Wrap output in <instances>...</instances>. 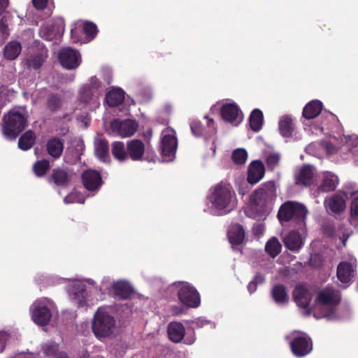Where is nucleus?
<instances>
[{
	"label": "nucleus",
	"mask_w": 358,
	"mask_h": 358,
	"mask_svg": "<svg viewBox=\"0 0 358 358\" xmlns=\"http://www.w3.org/2000/svg\"><path fill=\"white\" fill-rule=\"evenodd\" d=\"M325 150L328 155H332L335 153L337 150V148L333 145L331 143H326L325 145Z\"/></svg>",
	"instance_id": "obj_55"
},
{
	"label": "nucleus",
	"mask_w": 358,
	"mask_h": 358,
	"mask_svg": "<svg viewBox=\"0 0 358 358\" xmlns=\"http://www.w3.org/2000/svg\"><path fill=\"white\" fill-rule=\"evenodd\" d=\"M8 26L2 20L0 21V35L3 38L6 39L9 36Z\"/></svg>",
	"instance_id": "obj_50"
},
{
	"label": "nucleus",
	"mask_w": 358,
	"mask_h": 358,
	"mask_svg": "<svg viewBox=\"0 0 358 358\" xmlns=\"http://www.w3.org/2000/svg\"><path fill=\"white\" fill-rule=\"evenodd\" d=\"M83 31L89 41H91L97 34V27L92 22H85L83 27Z\"/></svg>",
	"instance_id": "obj_44"
},
{
	"label": "nucleus",
	"mask_w": 358,
	"mask_h": 358,
	"mask_svg": "<svg viewBox=\"0 0 358 358\" xmlns=\"http://www.w3.org/2000/svg\"><path fill=\"white\" fill-rule=\"evenodd\" d=\"M282 245L277 238L273 237L265 245L266 252L273 258L275 257L281 251Z\"/></svg>",
	"instance_id": "obj_40"
},
{
	"label": "nucleus",
	"mask_w": 358,
	"mask_h": 358,
	"mask_svg": "<svg viewBox=\"0 0 358 358\" xmlns=\"http://www.w3.org/2000/svg\"><path fill=\"white\" fill-rule=\"evenodd\" d=\"M222 119L230 123L236 125L243 120V115L237 105L234 103H227L221 108Z\"/></svg>",
	"instance_id": "obj_20"
},
{
	"label": "nucleus",
	"mask_w": 358,
	"mask_h": 358,
	"mask_svg": "<svg viewBox=\"0 0 358 358\" xmlns=\"http://www.w3.org/2000/svg\"><path fill=\"white\" fill-rule=\"evenodd\" d=\"M35 141L36 135L34 132L28 130L19 138L18 147L22 150H28L34 145Z\"/></svg>",
	"instance_id": "obj_35"
},
{
	"label": "nucleus",
	"mask_w": 358,
	"mask_h": 358,
	"mask_svg": "<svg viewBox=\"0 0 358 358\" xmlns=\"http://www.w3.org/2000/svg\"><path fill=\"white\" fill-rule=\"evenodd\" d=\"M69 292L70 295L73 296V299L75 300L76 299L77 297L79 298L80 296L83 297V292H84L83 289H81L80 290H79V293H78V292H77L76 287L73 286L69 289Z\"/></svg>",
	"instance_id": "obj_53"
},
{
	"label": "nucleus",
	"mask_w": 358,
	"mask_h": 358,
	"mask_svg": "<svg viewBox=\"0 0 358 358\" xmlns=\"http://www.w3.org/2000/svg\"><path fill=\"white\" fill-rule=\"evenodd\" d=\"M34 6L38 10H43L48 3V0H32Z\"/></svg>",
	"instance_id": "obj_52"
},
{
	"label": "nucleus",
	"mask_w": 358,
	"mask_h": 358,
	"mask_svg": "<svg viewBox=\"0 0 358 358\" xmlns=\"http://www.w3.org/2000/svg\"><path fill=\"white\" fill-rule=\"evenodd\" d=\"M22 50L21 44L17 41H10L4 48V57L9 60L16 59Z\"/></svg>",
	"instance_id": "obj_33"
},
{
	"label": "nucleus",
	"mask_w": 358,
	"mask_h": 358,
	"mask_svg": "<svg viewBox=\"0 0 358 358\" xmlns=\"http://www.w3.org/2000/svg\"><path fill=\"white\" fill-rule=\"evenodd\" d=\"M351 215L354 219L358 220V196H355L352 201Z\"/></svg>",
	"instance_id": "obj_49"
},
{
	"label": "nucleus",
	"mask_w": 358,
	"mask_h": 358,
	"mask_svg": "<svg viewBox=\"0 0 358 358\" xmlns=\"http://www.w3.org/2000/svg\"><path fill=\"white\" fill-rule=\"evenodd\" d=\"M341 301L340 292L333 287H327L318 292L316 303L326 306H335Z\"/></svg>",
	"instance_id": "obj_15"
},
{
	"label": "nucleus",
	"mask_w": 358,
	"mask_h": 358,
	"mask_svg": "<svg viewBox=\"0 0 358 358\" xmlns=\"http://www.w3.org/2000/svg\"><path fill=\"white\" fill-rule=\"evenodd\" d=\"M282 242L285 246L291 251H298L303 245V241L301 236L295 231H291L286 234Z\"/></svg>",
	"instance_id": "obj_28"
},
{
	"label": "nucleus",
	"mask_w": 358,
	"mask_h": 358,
	"mask_svg": "<svg viewBox=\"0 0 358 358\" xmlns=\"http://www.w3.org/2000/svg\"><path fill=\"white\" fill-rule=\"evenodd\" d=\"M271 294L275 301L278 303H284L288 301V295L283 285H275L272 289Z\"/></svg>",
	"instance_id": "obj_39"
},
{
	"label": "nucleus",
	"mask_w": 358,
	"mask_h": 358,
	"mask_svg": "<svg viewBox=\"0 0 358 358\" xmlns=\"http://www.w3.org/2000/svg\"><path fill=\"white\" fill-rule=\"evenodd\" d=\"M342 141L350 149L357 145L358 137L356 135H344Z\"/></svg>",
	"instance_id": "obj_48"
},
{
	"label": "nucleus",
	"mask_w": 358,
	"mask_h": 358,
	"mask_svg": "<svg viewBox=\"0 0 358 358\" xmlns=\"http://www.w3.org/2000/svg\"><path fill=\"white\" fill-rule=\"evenodd\" d=\"M171 311L174 315H179L182 313V308L178 307H173Z\"/></svg>",
	"instance_id": "obj_59"
},
{
	"label": "nucleus",
	"mask_w": 358,
	"mask_h": 358,
	"mask_svg": "<svg viewBox=\"0 0 358 358\" xmlns=\"http://www.w3.org/2000/svg\"><path fill=\"white\" fill-rule=\"evenodd\" d=\"M56 348H57V345H46L45 347H44L43 350H44V352L47 355H52L56 350Z\"/></svg>",
	"instance_id": "obj_56"
},
{
	"label": "nucleus",
	"mask_w": 358,
	"mask_h": 358,
	"mask_svg": "<svg viewBox=\"0 0 358 358\" xmlns=\"http://www.w3.org/2000/svg\"><path fill=\"white\" fill-rule=\"evenodd\" d=\"M177 148V139L169 134L168 129L162 131L161 141V153L167 160L172 159Z\"/></svg>",
	"instance_id": "obj_16"
},
{
	"label": "nucleus",
	"mask_w": 358,
	"mask_h": 358,
	"mask_svg": "<svg viewBox=\"0 0 358 358\" xmlns=\"http://www.w3.org/2000/svg\"><path fill=\"white\" fill-rule=\"evenodd\" d=\"M324 206L328 213L334 214H340L346 208L344 198L337 194L327 197L324 201Z\"/></svg>",
	"instance_id": "obj_19"
},
{
	"label": "nucleus",
	"mask_w": 358,
	"mask_h": 358,
	"mask_svg": "<svg viewBox=\"0 0 358 358\" xmlns=\"http://www.w3.org/2000/svg\"><path fill=\"white\" fill-rule=\"evenodd\" d=\"M152 136V130L150 128H148L143 134V137L145 140L150 141Z\"/></svg>",
	"instance_id": "obj_58"
},
{
	"label": "nucleus",
	"mask_w": 358,
	"mask_h": 358,
	"mask_svg": "<svg viewBox=\"0 0 358 358\" xmlns=\"http://www.w3.org/2000/svg\"><path fill=\"white\" fill-rule=\"evenodd\" d=\"M308 210L299 202L288 201L280 207L278 218L282 225L289 223L294 227L303 229L306 227Z\"/></svg>",
	"instance_id": "obj_2"
},
{
	"label": "nucleus",
	"mask_w": 358,
	"mask_h": 358,
	"mask_svg": "<svg viewBox=\"0 0 358 358\" xmlns=\"http://www.w3.org/2000/svg\"><path fill=\"white\" fill-rule=\"evenodd\" d=\"M73 176L74 173L72 171L62 167H57L52 169L48 178V182L50 184L64 187L71 183Z\"/></svg>",
	"instance_id": "obj_13"
},
{
	"label": "nucleus",
	"mask_w": 358,
	"mask_h": 358,
	"mask_svg": "<svg viewBox=\"0 0 358 358\" xmlns=\"http://www.w3.org/2000/svg\"><path fill=\"white\" fill-rule=\"evenodd\" d=\"M5 334L3 332H0V343H2V338L5 337Z\"/></svg>",
	"instance_id": "obj_62"
},
{
	"label": "nucleus",
	"mask_w": 358,
	"mask_h": 358,
	"mask_svg": "<svg viewBox=\"0 0 358 358\" xmlns=\"http://www.w3.org/2000/svg\"><path fill=\"white\" fill-rule=\"evenodd\" d=\"M294 129L292 118L286 115L282 117L279 122V130L280 134L285 137H289L292 135Z\"/></svg>",
	"instance_id": "obj_36"
},
{
	"label": "nucleus",
	"mask_w": 358,
	"mask_h": 358,
	"mask_svg": "<svg viewBox=\"0 0 358 358\" xmlns=\"http://www.w3.org/2000/svg\"><path fill=\"white\" fill-rule=\"evenodd\" d=\"M113 157L118 161H125L128 159L127 148L120 141H115L112 144L111 149Z\"/></svg>",
	"instance_id": "obj_37"
},
{
	"label": "nucleus",
	"mask_w": 358,
	"mask_h": 358,
	"mask_svg": "<svg viewBox=\"0 0 358 358\" xmlns=\"http://www.w3.org/2000/svg\"><path fill=\"white\" fill-rule=\"evenodd\" d=\"M357 273V264L355 261H343L338 264L336 276L338 280L344 284H350Z\"/></svg>",
	"instance_id": "obj_14"
},
{
	"label": "nucleus",
	"mask_w": 358,
	"mask_h": 358,
	"mask_svg": "<svg viewBox=\"0 0 358 358\" xmlns=\"http://www.w3.org/2000/svg\"><path fill=\"white\" fill-rule=\"evenodd\" d=\"M208 199L220 214L229 213L236 205V194L231 185L225 182H220L212 189Z\"/></svg>",
	"instance_id": "obj_1"
},
{
	"label": "nucleus",
	"mask_w": 358,
	"mask_h": 358,
	"mask_svg": "<svg viewBox=\"0 0 358 358\" xmlns=\"http://www.w3.org/2000/svg\"><path fill=\"white\" fill-rule=\"evenodd\" d=\"M90 83L85 85L80 91V100L90 105L92 108H96L99 105V85H96V78H92Z\"/></svg>",
	"instance_id": "obj_11"
},
{
	"label": "nucleus",
	"mask_w": 358,
	"mask_h": 358,
	"mask_svg": "<svg viewBox=\"0 0 358 358\" xmlns=\"http://www.w3.org/2000/svg\"><path fill=\"white\" fill-rule=\"evenodd\" d=\"M227 236L231 245H241L245 239V230L242 225L238 223H233L229 227Z\"/></svg>",
	"instance_id": "obj_26"
},
{
	"label": "nucleus",
	"mask_w": 358,
	"mask_h": 358,
	"mask_svg": "<svg viewBox=\"0 0 358 358\" xmlns=\"http://www.w3.org/2000/svg\"><path fill=\"white\" fill-rule=\"evenodd\" d=\"M231 159L236 164H244L248 159V152L243 148H237L233 152Z\"/></svg>",
	"instance_id": "obj_42"
},
{
	"label": "nucleus",
	"mask_w": 358,
	"mask_h": 358,
	"mask_svg": "<svg viewBox=\"0 0 358 358\" xmlns=\"http://www.w3.org/2000/svg\"><path fill=\"white\" fill-rule=\"evenodd\" d=\"M264 226L262 224H255L252 228V231L255 235L260 236L264 233Z\"/></svg>",
	"instance_id": "obj_54"
},
{
	"label": "nucleus",
	"mask_w": 358,
	"mask_h": 358,
	"mask_svg": "<svg viewBox=\"0 0 358 358\" xmlns=\"http://www.w3.org/2000/svg\"><path fill=\"white\" fill-rule=\"evenodd\" d=\"M9 1L8 0H0V15L3 12V10L8 7Z\"/></svg>",
	"instance_id": "obj_57"
},
{
	"label": "nucleus",
	"mask_w": 358,
	"mask_h": 358,
	"mask_svg": "<svg viewBox=\"0 0 358 358\" xmlns=\"http://www.w3.org/2000/svg\"><path fill=\"white\" fill-rule=\"evenodd\" d=\"M204 117L208 120V128H205L199 120H194L190 123L192 132L195 136H201L204 134H213L216 132L213 120L208 119V116L207 115Z\"/></svg>",
	"instance_id": "obj_23"
},
{
	"label": "nucleus",
	"mask_w": 358,
	"mask_h": 358,
	"mask_svg": "<svg viewBox=\"0 0 358 358\" xmlns=\"http://www.w3.org/2000/svg\"><path fill=\"white\" fill-rule=\"evenodd\" d=\"M263 124V113L259 109L252 110L250 117V126L252 131H259Z\"/></svg>",
	"instance_id": "obj_38"
},
{
	"label": "nucleus",
	"mask_w": 358,
	"mask_h": 358,
	"mask_svg": "<svg viewBox=\"0 0 358 358\" xmlns=\"http://www.w3.org/2000/svg\"><path fill=\"white\" fill-rule=\"evenodd\" d=\"M322 110V103L318 100H313L307 103L303 110V117L310 120L317 117Z\"/></svg>",
	"instance_id": "obj_32"
},
{
	"label": "nucleus",
	"mask_w": 358,
	"mask_h": 358,
	"mask_svg": "<svg viewBox=\"0 0 358 358\" xmlns=\"http://www.w3.org/2000/svg\"><path fill=\"white\" fill-rule=\"evenodd\" d=\"M59 59L65 69H73L77 68L81 62L80 53L71 48H63L59 52Z\"/></svg>",
	"instance_id": "obj_12"
},
{
	"label": "nucleus",
	"mask_w": 358,
	"mask_h": 358,
	"mask_svg": "<svg viewBox=\"0 0 358 358\" xmlns=\"http://www.w3.org/2000/svg\"><path fill=\"white\" fill-rule=\"evenodd\" d=\"M195 341V338H193L190 340H187V341L185 342V344H187V345H192Z\"/></svg>",
	"instance_id": "obj_61"
},
{
	"label": "nucleus",
	"mask_w": 358,
	"mask_h": 358,
	"mask_svg": "<svg viewBox=\"0 0 358 358\" xmlns=\"http://www.w3.org/2000/svg\"><path fill=\"white\" fill-rule=\"evenodd\" d=\"M296 333V331H293L289 336H286V339L291 338L289 346L293 355L296 357H303L313 350V342L307 334L299 332L295 336Z\"/></svg>",
	"instance_id": "obj_7"
},
{
	"label": "nucleus",
	"mask_w": 358,
	"mask_h": 358,
	"mask_svg": "<svg viewBox=\"0 0 358 358\" xmlns=\"http://www.w3.org/2000/svg\"><path fill=\"white\" fill-rule=\"evenodd\" d=\"M124 99V93L121 89H113L108 92L106 96L107 103L114 107L120 104Z\"/></svg>",
	"instance_id": "obj_34"
},
{
	"label": "nucleus",
	"mask_w": 358,
	"mask_h": 358,
	"mask_svg": "<svg viewBox=\"0 0 358 358\" xmlns=\"http://www.w3.org/2000/svg\"><path fill=\"white\" fill-rule=\"evenodd\" d=\"M81 178L84 187L88 191H98L103 184L101 174L92 169L85 171Z\"/></svg>",
	"instance_id": "obj_17"
},
{
	"label": "nucleus",
	"mask_w": 358,
	"mask_h": 358,
	"mask_svg": "<svg viewBox=\"0 0 358 358\" xmlns=\"http://www.w3.org/2000/svg\"><path fill=\"white\" fill-rule=\"evenodd\" d=\"M265 169L261 161H254L248 169V181L250 184L257 183L264 176Z\"/></svg>",
	"instance_id": "obj_27"
},
{
	"label": "nucleus",
	"mask_w": 358,
	"mask_h": 358,
	"mask_svg": "<svg viewBox=\"0 0 358 358\" xmlns=\"http://www.w3.org/2000/svg\"><path fill=\"white\" fill-rule=\"evenodd\" d=\"M76 198H77L76 192H71V194H69V195H67L66 196L64 197V201L66 203H74V202L84 203L83 200V201H78L76 199Z\"/></svg>",
	"instance_id": "obj_51"
},
{
	"label": "nucleus",
	"mask_w": 358,
	"mask_h": 358,
	"mask_svg": "<svg viewBox=\"0 0 358 358\" xmlns=\"http://www.w3.org/2000/svg\"><path fill=\"white\" fill-rule=\"evenodd\" d=\"M62 106V99L59 96L52 94L47 101V108L52 110L55 111L58 110Z\"/></svg>",
	"instance_id": "obj_45"
},
{
	"label": "nucleus",
	"mask_w": 358,
	"mask_h": 358,
	"mask_svg": "<svg viewBox=\"0 0 358 358\" xmlns=\"http://www.w3.org/2000/svg\"><path fill=\"white\" fill-rule=\"evenodd\" d=\"M128 158L134 161H141L143 159L145 152V145L138 139L131 140L127 142Z\"/></svg>",
	"instance_id": "obj_25"
},
{
	"label": "nucleus",
	"mask_w": 358,
	"mask_h": 358,
	"mask_svg": "<svg viewBox=\"0 0 358 358\" xmlns=\"http://www.w3.org/2000/svg\"><path fill=\"white\" fill-rule=\"evenodd\" d=\"M169 339L175 343H180L185 335V328L181 322H171L167 328Z\"/></svg>",
	"instance_id": "obj_22"
},
{
	"label": "nucleus",
	"mask_w": 358,
	"mask_h": 358,
	"mask_svg": "<svg viewBox=\"0 0 358 358\" xmlns=\"http://www.w3.org/2000/svg\"><path fill=\"white\" fill-rule=\"evenodd\" d=\"M27 118L17 110H10L3 116L2 131L8 139L14 140L27 126Z\"/></svg>",
	"instance_id": "obj_5"
},
{
	"label": "nucleus",
	"mask_w": 358,
	"mask_h": 358,
	"mask_svg": "<svg viewBox=\"0 0 358 358\" xmlns=\"http://www.w3.org/2000/svg\"><path fill=\"white\" fill-rule=\"evenodd\" d=\"M85 305V301L83 302L81 300L78 301V306H83Z\"/></svg>",
	"instance_id": "obj_63"
},
{
	"label": "nucleus",
	"mask_w": 358,
	"mask_h": 358,
	"mask_svg": "<svg viewBox=\"0 0 358 358\" xmlns=\"http://www.w3.org/2000/svg\"><path fill=\"white\" fill-rule=\"evenodd\" d=\"M78 29H71V38L73 40L74 42H80V41L77 38L75 35L77 34Z\"/></svg>",
	"instance_id": "obj_60"
},
{
	"label": "nucleus",
	"mask_w": 358,
	"mask_h": 358,
	"mask_svg": "<svg viewBox=\"0 0 358 358\" xmlns=\"http://www.w3.org/2000/svg\"><path fill=\"white\" fill-rule=\"evenodd\" d=\"M275 184L273 181L263 183L255 191L251 196L250 210L257 212V215H254V217L262 215L266 211L269 201L275 196Z\"/></svg>",
	"instance_id": "obj_3"
},
{
	"label": "nucleus",
	"mask_w": 358,
	"mask_h": 358,
	"mask_svg": "<svg viewBox=\"0 0 358 358\" xmlns=\"http://www.w3.org/2000/svg\"><path fill=\"white\" fill-rule=\"evenodd\" d=\"M61 356L64 357V358H66V354H61Z\"/></svg>",
	"instance_id": "obj_64"
},
{
	"label": "nucleus",
	"mask_w": 358,
	"mask_h": 358,
	"mask_svg": "<svg viewBox=\"0 0 358 358\" xmlns=\"http://www.w3.org/2000/svg\"><path fill=\"white\" fill-rule=\"evenodd\" d=\"M314 168L310 165H303L295 175V184L301 187H308L313 183Z\"/></svg>",
	"instance_id": "obj_21"
},
{
	"label": "nucleus",
	"mask_w": 358,
	"mask_h": 358,
	"mask_svg": "<svg viewBox=\"0 0 358 358\" xmlns=\"http://www.w3.org/2000/svg\"><path fill=\"white\" fill-rule=\"evenodd\" d=\"M54 307L53 301L48 298L43 297L37 299L30 307L32 320L41 326L47 324L52 317L50 310Z\"/></svg>",
	"instance_id": "obj_6"
},
{
	"label": "nucleus",
	"mask_w": 358,
	"mask_h": 358,
	"mask_svg": "<svg viewBox=\"0 0 358 358\" xmlns=\"http://www.w3.org/2000/svg\"><path fill=\"white\" fill-rule=\"evenodd\" d=\"M179 284L180 287L178 295L180 301L188 307H198L201 300L199 294L196 289L187 282H180Z\"/></svg>",
	"instance_id": "obj_8"
},
{
	"label": "nucleus",
	"mask_w": 358,
	"mask_h": 358,
	"mask_svg": "<svg viewBox=\"0 0 358 358\" xmlns=\"http://www.w3.org/2000/svg\"><path fill=\"white\" fill-rule=\"evenodd\" d=\"M138 124L133 120H113L110 122V129L113 132L122 138L133 136L137 131Z\"/></svg>",
	"instance_id": "obj_9"
},
{
	"label": "nucleus",
	"mask_w": 358,
	"mask_h": 358,
	"mask_svg": "<svg viewBox=\"0 0 358 358\" xmlns=\"http://www.w3.org/2000/svg\"><path fill=\"white\" fill-rule=\"evenodd\" d=\"M293 296L297 306L303 310V315H310L311 309L308 306L312 299V294L309 288L303 285H297L294 290Z\"/></svg>",
	"instance_id": "obj_10"
},
{
	"label": "nucleus",
	"mask_w": 358,
	"mask_h": 358,
	"mask_svg": "<svg viewBox=\"0 0 358 358\" xmlns=\"http://www.w3.org/2000/svg\"><path fill=\"white\" fill-rule=\"evenodd\" d=\"M280 155L278 153H269L266 159V164L268 169L273 170L280 162Z\"/></svg>",
	"instance_id": "obj_46"
},
{
	"label": "nucleus",
	"mask_w": 358,
	"mask_h": 358,
	"mask_svg": "<svg viewBox=\"0 0 358 358\" xmlns=\"http://www.w3.org/2000/svg\"><path fill=\"white\" fill-rule=\"evenodd\" d=\"M94 150L96 157L103 162L109 158V148L107 140L102 134H97L94 138Z\"/></svg>",
	"instance_id": "obj_24"
},
{
	"label": "nucleus",
	"mask_w": 358,
	"mask_h": 358,
	"mask_svg": "<svg viewBox=\"0 0 358 358\" xmlns=\"http://www.w3.org/2000/svg\"><path fill=\"white\" fill-rule=\"evenodd\" d=\"M46 150L51 157L59 159L64 150L63 141L57 137L50 138L46 143Z\"/></svg>",
	"instance_id": "obj_29"
},
{
	"label": "nucleus",
	"mask_w": 358,
	"mask_h": 358,
	"mask_svg": "<svg viewBox=\"0 0 358 358\" xmlns=\"http://www.w3.org/2000/svg\"><path fill=\"white\" fill-rule=\"evenodd\" d=\"M50 168V162L47 159L38 160L36 162L33 166L34 172L38 177L44 176Z\"/></svg>",
	"instance_id": "obj_41"
},
{
	"label": "nucleus",
	"mask_w": 358,
	"mask_h": 358,
	"mask_svg": "<svg viewBox=\"0 0 358 358\" xmlns=\"http://www.w3.org/2000/svg\"><path fill=\"white\" fill-rule=\"evenodd\" d=\"M39 35L47 41H51L55 36V29L52 25L43 24L39 29Z\"/></svg>",
	"instance_id": "obj_43"
},
{
	"label": "nucleus",
	"mask_w": 358,
	"mask_h": 358,
	"mask_svg": "<svg viewBox=\"0 0 358 358\" xmlns=\"http://www.w3.org/2000/svg\"><path fill=\"white\" fill-rule=\"evenodd\" d=\"M48 57V50L44 46H38V51L31 55L27 61L29 67L39 69Z\"/></svg>",
	"instance_id": "obj_31"
},
{
	"label": "nucleus",
	"mask_w": 358,
	"mask_h": 358,
	"mask_svg": "<svg viewBox=\"0 0 358 358\" xmlns=\"http://www.w3.org/2000/svg\"><path fill=\"white\" fill-rule=\"evenodd\" d=\"M338 176L330 171H324L322 173L320 185L315 191L316 196L320 192H329L334 191L338 185Z\"/></svg>",
	"instance_id": "obj_18"
},
{
	"label": "nucleus",
	"mask_w": 358,
	"mask_h": 358,
	"mask_svg": "<svg viewBox=\"0 0 358 358\" xmlns=\"http://www.w3.org/2000/svg\"><path fill=\"white\" fill-rule=\"evenodd\" d=\"M116 327L114 317L104 308H99L94 315L92 329L98 339L108 338L111 336Z\"/></svg>",
	"instance_id": "obj_4"
},
{
	"label": "nucleus",
	"mask_w": 358,
	"mask_h": 358,
	"mask_svg": "<svg viewBox=\"0 0 358 358\" xmlns=\"http://www.w3.org/2000/svg\"><path fill=\"white\" fill-rule=\"evenodd\" d=\"M264 282V278L261 274H257L254 277L253 280H251L248 285V289L250 294L254 293L257 290V285L262 284Z\"/></svg>",
	"instance_id": "obj_47"
},
{
	"label": "nucleus",
	"mask_w": 358,
	"mask_h": 358,
	"mask_svg": "<svg viewBox=\"0 0 358 358\" xmlns=\"http://www.w3.org/2000/svg\"><path fill=\"white\" fill-rule=\"evenodd\" d=\"M114 294L121 299H127L131 296L133 289L130 285L126 281H117L112 286Z\"/></svg>",
	"instance_id": "obj_30"
}]
</instances>
